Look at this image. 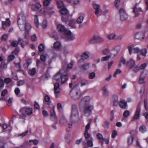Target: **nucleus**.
Listing matches in <instances>:
<instances>
[{"instance_id": "ddd939ff", "label": "nucleus", "mask_w": 148, "mask_h": 148, "mask_svg": "<svg viewBox=\"0 0 148 148\" xmlns=\"http://www.w3.org/2000/svg\"><path fill=\"white\" fill-rule=\"evenodd\" d=\"M120 19L122 21L126 20L128 18V15L123 8H121L119 10Z\"/></svg>"}, {"instance_id": "6e6d98bb", "label": "nucleus", "mask_w": 148, "mask_h": 148, "mask_svg": "<svg viewBox=\"0 0 148 148\" xmlns=\"http://www.w3.org/2000/svg\"><path fill=\"white\" fill-rule=\"evenodd\" d=\"M19 52V49L18 48H16L12 52V54L15 55H17Z\"/></svg>"}, {"instance_id": "ea45409f", "label": "nucleus", "mask_w": 148, "mask_h": 148, "mask_svg": "<svg viewBox=\"0 0 148 148\" xmlns=\"http://www.w3.org/2000/svg\"><path fill=\"white\" fill-rule=\"evenodd\" d=\"M126 63V60L123 57H121L120 59V60L119 61V67H120L121 66V63L123 64H125Z\"/></svg>"}, {"instance_id": "9d476101", "label": "nucleus", "mask_w": 148, "mask_h": 148, "mask_svg": "<svg viewBox=\"0 0 148 148\" xmlns=\"http://www.w3.org/2000/svg\"><path fill=\"white\" fill-rule=\"evenodd\" d=\"M58 8L60 9V13L62 15H65V5L62 1H58L57 3Z\"/></svg>"}, {"instance_id": "58836bf2", "label": "nucleus", "mask_w": 148, "mask_h": 148, "mask_svg": "<svg viewBox=\"0 0 148 148\" xmlns=\"http://www.w3.org/2000/svg\"><path fill=\"white\" fill-rule=\"evenodd\" d=\"M84 136L86 140L90 138L91 139V137H92L90 134L88 133V132H84Z\"/></svg>"}, {"instance_id": "680f3d73", "label": "nucleus", "mask_w": 148, "mask_h": 148, "mask_svg": "<svg viewBox=\"0 0 148 148\" xmlns=\"http://www.w3.org/2000/svg\"><path fill=\"white\" fill-rule=\"evenodd\" d=\"M14 66L15 67H16L18 69H21V63L20 62L15 63L14 62Z\"/></svg>"}, {"instance_id": "473e14b6", "label": "nucleus", "mask_w": 148, "mask_h": 148, "mask_svg": "<svg viewBox=\"0 0 148 148\" xmlns=\"http://www.w3.org/2000/svg\"><path fill=\"white\" fill-rule=\"evenodd\" d=\"M38 51L40 52L43 51L45 49V47L44 44L42 43L40 44L38 47Z\"/></svg>"}, {"instance_id": "5701e85b", "label": "nucleus", "mask_w": 148, "mask_h": 148, "mask_svg": "<svg viewBox=\"0 0 148 148\" xmlns=\"http://www.w3.org/2000/svg\"><path fill=\"white\" fill-rule=\"evenodd\" d=\"M93 7L94 9L95 10V14L97 15L99 13V11L100 10V5L96 3H93Z\"/></svg>"}, {"instance_id": "e2e57ef3", "label": "nucleus", "mask_w": 148, "mask_h": 148, "mask_svg": "<svg viewBox=\"0 0 148 148\" xmlns=\"http://www.w3.org/2000/svg\"><path fill=\"white\" fill-rule=\"evenodd\" d=\"M110 50H109L108 49L106 48L104 50H103L102 51L103 53L105 55H107L109 53Z\"/></svg>"}, {"instance_id": "774afa93", "label": "nucleus", "mask_w": 148, "mask_h": 148, "mask_svg": "<svg viewBox=\"0 0 148 148\" xmlns=\"http://www.w3.org/2000/svg\"><path fill=\"white\" fill-rule=\"evenodd\" d=\"M120 0H115L114 4L116 8H118L119 6Z\"/></svg>"}, {"instance_id": "412c9836", "label": "nucleus", "mask_w": 148, "mask_h": 148, "mask_svg": "<svg viewBox=\"0 0 148 148\" xmlns=\"http://www.w3.org/2000/svg\"><path fill=\"white\" fill-rule=\"evenodd\" d=\"M23 41V39L22 38H18V41H14L12 42L11 43V46L12 47H16L18 45L19 42Z\"/></svg>"}, {"instance_id": "e433bc0d", "label": "nucleus", "mask_w": 148, "mask_h": 148, "mask_svg": "<svg viewBox=\"0 0 148 148\" xmlns=\"http://www.w3.org/2000/svg\"><path fill=\"white\" fill-rule=\"evenodd\" d=\"M67 2L69 3H71L73 1V3L74 5H77L79 4L80 1V0H66Z\"/></svg>"}, {"instance_id": "37998d69", "label": "nucleus", "mask_w": 148, "mask_h": 148, "mask_svg": "<svg viewBox=\"0 0 148 148\" xmlns=\"http://www.w3.org/2000/svg\"><path fill=\"white\" fill-rule=\"evenodd\" d=\"M90 67V64L88 63H86L83 65L81 69L83 70L86 71Z\"/></svg>"}, {"instance_id": "0eeeda50", "label": "nucleus", "mask_w": 148, "mask_h": 148, "mask_svg": "<svg viewBox=\"0 0 148 148\" xmlns=\"http://www.w3.org/2000/svg\"><path fill=\"white\" fill-rule=\"evenodd\" d=\"M82 94V92L79 90L75 91L72 90L70 92L71 97L74 100L78 99L80 97Z\"/></svg>"}, {"instance_id": "c85d7f7f", "label": "nucleus", "mask_w": 148, "mask_h": 148, "mask_svg": "<svg viewBox=\"0 0 148 148\" xmlns=\"http://www.w3.org/2000/svg\"><path fill=\"white\" fill-rule=\"evenodd\" d=\"M93 138L92 137H91L90 139L87 140V145L89 147H91L93 146Z\"/></svg>"}, {"instance_id": "603ef678", "label": "nucleus", "mask_w": 148, "mask_h": 148, "mask_svg": "<svg viewBox=\"0 0 148 148\" xmlns=\"http://www.w3.org/2000/svg\"><path fill=\"white\" fill-rule=\"evenodd\" d=\"M20 92V90L18 88H17L14 90V92L16 95L18 97H20L21 96L19 95Z\"/></svg>"}, {"instance_id": "9b49d317", "label": "nucleus", "mask_w": 148, "mask_h": 148, "mask_svg": "<svg viewBox=\"0 0 148 148\" xmlns=\"http://www.w3.org/2000/svg\"><path fill=\"white\" fill-rule=\"evenodd\" d=\"M103 41V39L99 36L98 35L94 36L90 40L89 43L91 44H94L96 43H99Z\"/></svg>"}, {"instance_id": "5fc2aeb1", "label": "nucleus", "mask_w": 148, "mask_h": 148, "mask_svg": "<svg viewBox=\"0 0 148 148\" xmlns=\"http://www.w3.org/2000/svg\"><path fill=\"white\" fill-rule=\"evenodd\" d=\"M12 81V79L10 78H5L4 80V82L6 84H8L10 83Z\"/></svg>"}, {"instance_id": "b1692460", "label": "nucleus", "mask_w": 148, "mask_h": 148, "mask_svg": "<svg viewBox=\"0 0 148 148\" xmlns=\"http://www.w3.org/2000/svg\"><path fill=\"white\" fill-rule=\"evenodd\" d=\"M54 92L55 93H60V89L59 87V84L58 82L56 83L54 85Z\"/></svg>"}, {"instance_id": "2eb2a0df", "label": "nucleus", "mask_w": 148, "mask_h": 148, "mask_svg": "<svg viewBox=\"0 0 148 148\" xmlns=\"http://www.w3.org/2000/svg\"><path fill=\"white\" fill-rule=\"evenodd\" d=\"M130 55H131L132 53V51L133 53H137L140 51V50L138 47H135L133 49L131 46H128L127 47Z\"/></svg>"}, {"instance_id": "f8f14e48", "label": "nucleus", "mask_w": 148, "mask_h": 148, "mask_svg": "<svg viewBox=\"0 0 148 148\" xmlns=\"http://www.w3.org/2000/svg\"><path fill=\"white\" fill-rule=\"evenodd\" d=\"M140 112V108L139 105H138L136 109L135 114L132 117V121H134L139 118Z\"/></svg>"}, {"instance_id": "4468645a", "label": "nucleus", "mask_w": 148, "mask_h": 148, "mask_svg": "<svg viewBox=\"0 0 148 148\" xmlns=\"http://www.w3.org/2000/svg\"><path fill=\"white\" fill-rule=\"evenodd\" d=\"M90 98L89 96H86L83 98L81 100L80 102L79 103L80 106L84 105V106L86 105H88L90 101Z\"/></svg>"}, {"instance_id": "0e129e2a", "label": "nucleus", "mask_w": 148, "mask_h": 148, "mask_svg": "<svg viewBox=\"0 0 148 148\" xmlns=\"http://www.w3.org/2000/svg\"><path fill=\"white\" fill-rule=\"evenodd\" d=\"M110 56H106L102 57L101 59V60L102 61H106L108 60L110 58Z\"/></svg>"}, {"instance_id": "f3484780", "label": "nucleus", "mask_w": 148, "mask_h": 148, "mask_svg": "<svg viewBox=\"0 0 148 148\" xmlns=\"http://www.w3.org/2000/svg\"><path fill=\"white\" fill-rule=\"evenodd\" d=\"M119 105L121 108L125 109L127 106V102L124 100H121L119 102Z\"/></svg>"}, {"instance_id": "f03ea898", "label": "nucleus", "mask_w": 148, "mask_h": 148, "mask_svg": "<svg viewBox=\"0 0 148 148\" xmlns=\"http://www.w3.org/2000/svg\"><path fill=\"white\" fill-rule=\"evenodd\" d=\"M43 102L44 104H46L48 106V107L50 108L51 119L52 121H55V123L56 124L57 123V117L55 111V107L53 106L52 108L50 106L51 104V101L50 97L47 95H45V96Z\"/></svg>"}, {"instance_id": "39448f33", "label": "nucleus", "mask_w": 148, "mask_h": 148, "mask_svg": "<svg viewBox=\"0 0 148 148\" xmlns=\"http://www.w3.org/2000/svg\"><path fill=\"white\" fill-rule=\"evenodd\" d=\"M33 109L32 108L27 106L22 107L19 111V116L26 117L27 116L31 115L33 113Z\"/></svg>"}, {"instance_id": "20e7f679", "label": "nucleus", "mask_w": 148, "mask_h": 148, "mask_svg": "<svg viewBox=\"0 0 148 148\" xmlns=\"http://www.w3.org/2000/svg\"><path fill=\"white\" fill-rule=\"evenodd\" d=\"M72 15H70L69 12L67 9L65 7V24H67L69 27L72 28H76L75 20L73 19H70Z\"/></svg>"}, {"instance_id": "f704fd0d", "label": "nucleus", "mask_w": 148, "mask_h": 148, "mask_svg": "<svg viewBox=\"0 0 148 148\" xmlns=\"http://www.w3.org/2000/svg\"><path fill=\"white\" fill-rule=\"evenodd\" d=\"M133 140L134 137L132 136H131L128 138L127 140V143L128 145H130L132 144Z\"/></svg>"}, {"instance_id": "a18cd8bd", "label": "nucleus", "mask_w": 148, "mask_h": 148, "mask_svg": "<svg viewBox=\"0 0 148 148\" xmlns=\"http://www.w3.org/2000/svg\"><path fill=\"white\" fill-rule=\"evenodd\" d=\"M97 138L100 140L103 141L104 138H103L102 135L100 133H98L96 135Z\"/></svg>"}, {"instance_id": "423d86ee", "label": "nucleus", "mask_w": 148, "mask_h": 148, "mask_svg": "<svg viewBox=\"0 0 148 148\" xmlns=\"http://www.w3.org/2000/svg\"><path fill=\"white\" fill-rule=\"evenodd\" d=\"M53 78L56 81L61 80V83L62 84L65 83V69L63 68L55 75Z\"/></svg>"}, {"instance_id": "c756f323", "label": "nucleus", "mask_w": 148, "mask_h": 148, "mask_svg": "<svg viewBox=\"0 0 148 148\" xmlns=\"http://www.w3.org/2000/svg\"><path fill=\"white\" fill-rule=\"evenodd\" d=\"M41 5L40 3H36L34 5H32V9L33 10H36V9H39L40 8Z\"/></svg>"}, {"instance_id": "de8ad7c7", "label": "nucleus", "mask_w": 148, "mask_h": 148, "mask_svg": "<svg viewBox=\"0 0 148 148\" xmlns=\"http://www.w3.org/2000/svg\"><path fill=\"white\" fill-rule=\"evenodd\" d=\"M88 84V80L86 79H83L81 82V86L82 87Z\"/></svg>"}, {"instance_id": "69168bd1", "label": "nucleus", "mask_w": 148, "mask_h": 148, "mask_svg": "<svg viewBox=\"0 0 148 148\" xmlns=\"http://www.w3.org/2000/svg\"><path fill=\"white\" fill-rule=\"evenodd\" d=\"M4 82L1 77H0V88L3 87L4 86Z\"/></svg>"}, {"instance_id": "338daca9", "label": "nucleus", "mask_w": 148, "mask_h": 148, "mask_svg": "<svg viewBox=\"0 0 148 148\" xmlns=\"http://www.w3.org/2000/svg\"><path fill=\"white\" fill-rule=\"evenodd\" d=\"M51 0H45L43 1V5L44 6H48L50 4Z\"/></svg>"}, {"instance_id": "09e8293b", "label": "nucleus", "mask_w": 148, "mask_h": 148, "mask_svg": "<svg viewBox=\"0 0 148 148\" xmlns=\"http://www.w3.org/2000/svg\"><path fill=\"white\" fill-rule=\"evenodd\" d=\"M102 125L104 128H108L109 127L110 123L109 121H106L104 122V124Z\"/></svg>"}, {"instance_id": "bb28decb", "label": "nucleus", "mask_w": 148, "mask_h": 148, "mask_svg": "<svg viewBox=\"0 0 148 148\" xmlns=\"http://www.w3.org/2000/svg\"><path fill=\"white\" fill-rule=\"evenodd\" d=\"M57 28L59 32H65V27L63 25L61 24H59L57 25Z\"/></svg>"}, {"instance_id": "1a4fd4ad", "label": "nucleus", "mask_w": 148, "mask_h": 148, "mask_svg": "<svg viewBox=\"0 0 148 148\" xmlns=\"http://www.w3.org/2000/svg\"><path fill=\"white\" fill-rule=\"evenodd\" d=\"M74 38L75 37L72 34L70 30L65 28V41L73 40Z\"/></svg>"}, {"instance_id": "a878e982", "label": "nucleus", "mask_w": 148, "mask_h": 148, "mask_svg": "<svg viewBox=\"0 0 148 148\" xmlns=\"http://www.w3.org/2000/svg\"><path fill=\"white\" fill-rule=\"evenodd\" d=\"M61 45L60 42L57 41L55 42L53 44V48L56 50H60Z\"/></svg>"}, {"instance_id": "7c9ffc66", "label": "nucleus", "mask_w": 148, "mask_h": 148, "mask_svg": "<svg viewBox=\"0 0 148 148\" xmlns=\"http://www.w3.org/2000/svg\"><path fill=\"white\" fill-rule=\"evenodd\" d=\"M113 97H114V99L113 101V105L114 106H117L119 103L118 101V97L116 95H114Z\"/></svg>"}, {"instance_id": "393cba45", "label": "nucleus", "mask_w": 148, "mask_h": 148, "mask_svg": "<svg viewBox=\"0 0 148 148\" xmlns=\"http://www.w3.org/2000/svg\"><path fill=\"white\" fill-rule=\"evenodd\" d=\"M135 61L132 59H131L129 62L127 61V65L128 66L130 69L134 67L135 65Z\"/></svg>"}, {"instance_id": "6ab92c4d", "label": "nucleus", "mask_w": 148, "mask_h": 148, "mask_svg": "<svg viewBox=\"0 0 148 148\" xmlns=\"http://www.w3.org/2000/svg\"><path fill=\"white\" fill-rule=\"evenodd\" d=\"M89 57L88 54L86 52L84 53L82 55L81 58L80 59L79 61V63L81 62H83L84 60L87 59Z\"/></svg>"}, {"instance_id": "49530a36", "label": "nucleus", "mask_w": 148, "mask_h": 148, "mask_svg": "<svg viewBox=\"0 0 148 148\" xmlns=\"http://www.w3.org/2000/svg\"><path fill=\"white\" fill-rule=\"evenodd\" d=\"M74 62L73 60H71L70 63L67 65V70L70 69H71L73 65Z\"/></svg>"}, {"instance_id": "79ce46f5", "label": "nucleus", "mask_w": 148, "mask_h": 148, "mask_svg": "<svg viewBox=\"0 0 148 148\" xmlns=\"http://www.w3.org/2000/svg\"><path fill=\"white\" fill-rule=\"evenodd\" d=\"M139 131L142 133H144L147 131V129L144 125L141 126L139 128Z\"/></svg>"}, {"instance_id": "aec40b11", "label": "nucleus", "mask_w": 148, "mask_h": 148, "mask_svg": "<svg viewBox=\"0 0 148 148\" xmlns=\"http://www.w3.org/2000/svg\"><path fill=\"white\" fill-rule=\"evenodd\" d=\"M10 25V21L9 18H7L6 19V21L2 22V28L4 29H5L6 27L9 26Z\"/></svg>"}, {"instance_id": "bf43d9fd", "label": "nucleus", "mask_w": 148, "mask_h": 148, "mask_svg": "<svg viewBox=\"0 0 148 148\" xmlns=\"http://www.w3.org/2000/svg\"><path fill=\"white\" fill-rule=\"evenodd\" d=\"M117 131L115 130H114L112 132L111 137L112 138H114L117 135Z\"/></svg>"}, {"instance_id": "cd10ccee", "label": "nucleus", "mask_w": 148, "mask_h": 148, "mask_svg": "<svg viewBox=\"0 0 148 148\" xmlns=\"http://www.w3.org/2000/svg\"><path fill=\"white\" fill-rule=\"evenodd\" d=\"M107 85L106 84L102 89V90L103 91V95L105 96L108 95V92L107 91Z\"/></svg>"}, {"instance_id": "f257e3e1", "label": "nucleus", "mask_w": 148, "mask_h": 148, "mask_svg": "<svg viewBox=\"0 0 148 148\" xmlns=\"http://www.w3.org/2000/svg\"><path fill=\"white\" fill-rule=\"evenodd\" d=\"M79 120L77 108L75 104L72 105V110L71 116V122L65 124L66 130V132H70L73 127L72 122H78Z\"/></svg>"}, {"instance_id": "4d7b16f0", "label": "nucleus", "mask_w": 148, "mask_h": 148, "mask_svg": "<svg viewBox=\"0 0 148 148\" xmlns=\"http://www.w3.org/2000/svg\"><path fill=\"white\" fill-rule=\"evenodd\" d=\"M95 77V74L94 72H91L89 74V78L90 79H93Z\"/></svg>"}, {"instance_id": "3c124183", "label": "nucleus", "mask_w": 148, "mask_h": 148, "mask_svg": "<svg viewBox=\"0 0 148 148\" xmlns=\"http://www.w3.org/2000/svg\"><path fill=\"white\" fill-rule=\"evenodd\" d=\"M115 36V34L114 33H112L108 36V38L109 40L113 39Z\"/></svg>"}, {"instance_id": "4be33fe9", "label": "nucleus", "mask_w": 148, "mask_h": 148, "mask_svg": "<svg viewBox=\"0 0 148 148\" xmlns=\"http://www.w3.org/2000/svg\"><path fill=\"white\" fill-rule=\"evenodd\" d=\"M142 12L141 8H137L136 6H135L133 9V12L135 14V17L138 16L139 14V12Z\"/></svg>"}, {"instance_id": "13d9d810", "label": "nucleus", "mask_w": 148, "mask_h": 148, "mask_svg": "<svg viewBox=\"0 0 148 148\" xmlns=\"http://www.w3.org/2000/svg\"><path fill=\"white\" fill-rule=\"evenodd\" d=\"M130 112L128 110L125 111L123 113V116L125 118L127 117L130 115Z\"/></svg>"}, {"instance_id": "2f4dec72", "label": "nucleus", "mask_w": 148, "mask_h": 148, "mask_svg": "<svg viewBox=\"0 0 148 148\" xmlns=\"http://www.w3.org/2000/svg\"><path fill=\"white\" fill-rule=\"evenodd\" d=\"M29 74L31 76H33L36 73V69L33 68L32 69L29 70L28 71Z\"/></svg>"}, {"instance_id": "8fccbe9b", "label": "nucleus", "mask_w": 148, "mask_h": 148, "mask_svg": "<svg viewBox=\"0 0 148 148\" xmlns=\"http://www.w3.org/2000/svg\"><path fill=\"white\" fill-rule=\"evenodd\" d=\"M25 26V30L30 31L32 28L31 25L29 24L28 23H27L26 22Z\"/></svg>"}, {"instance_id": "a19ab883", "label": "nucleus", "mask_w": 148, "mask_h": 148, "mask_svg": "<svg viewBox=\"0 0 148 148\" xmlns=\"http://www.w3.org/2000/svg\"><path fill=\"white\" fill-rule=\"evenodd\" d=\"M141 54L143 56H145L147 53V49L146 48H143L140 50Z\"/></svg>"}, {"instance_id": "864d4df0", "label": "nucleus", "mask_w": 148, "mask_h": 148, "mask_svg": "<svg viewBox=\"0 0 148 148\" xmlns=\"http://www.w3.org/2000/svg\"><path fill=\"white\" fill-rule=\"evenodd\" d=\"M40 59L41 61L45 62L47 59V57L45 55L42 54L40 56Z\"/></svg>"}, {"instance_id": "052dcab7", "label": "nucleus", "mask_w": 148, "mask_h": 148, "mask_svg": "<svg viewBox=\"0 0 148 148\" xmlns=\"http://www.w3.org/2000/svg\"><path fill=\"white\" fill-rule=\"evenodd\" d=\"M121 72V71L120 69H117L114 73L113 76L114 77H116L118 74L120 73Z\"/></svg>"}, {"instance_id": "a211bd4d", "label": "nucleus", "mask_w": 148, "mask_h": 148, "mask_svg": "<svg viewBox=\"0 0 148 148\" xmlns=\"http://www.w3.org/2000/svg\"><path fill=\"white\" fill-rule=\"evenodd\" d=\"M143 73L144 72H141L140 76L138 83L140 84H142L145 83V79L146 77V74L143 75Z\"/></svg>"}, {"instance_id": "6e6552de", "label": "nucleus", "mask_w": 148, "mask_h": 148, "mask_svg": "<svg viewBox=\"0 0 148 148\" xmlns=\"http://www.w3.org/2000/svg\"><path fill=\"white\" fill-rule=\"evenodd\" d=\"M94 108L93 105H86L84 106L83 112L85 115L89 116L92 113V111Z\"/></svg>"}, {"instance_id": "4c0bfd02", "label": "nucleus", "mask_w": 148, "mask_h": 148, "mask_svg": "<svg viewBox=\"0 0 148 148\" xmlns=\"http://www.w3.org/2000/svg\"><path fill=\"white\" fill-rule=\"evenodd\" d=\"M15 57L13 54L9 55L7 58V62H10L14 60Z\"/></svg>"}, {"instance_id": "dca6fc26", "label": "nucleus", "mask_w": 148, "mask_h": 148, "mask_svg": "<svg viewBox=\"0 0 148 148\" xmlns=\"http://www.w3.org/2000/svg\"><path fill=\"white\" fill-rule=\"evenodd\" d=\"M145 33L143 32H138L135 34V38L136 39L143 40L144 39Z\"/></svg>"}, {"instance_id": "72a5a7b5", "label": "nucleus", "mask_w": 148, "mask_h": 148, "mask_svg": "<svg viewBox=\"0 0 148 148\" xmlns=\"http://www.w3.org/2000/svg\"><path fill=\"white\" fill-rule=\"evenodd\" d=\"M34 23L36 27L38 28L39 26V23L38 18L37 15H35L34 16Z\"/></svg>"}, {"instance_id": "c03bdc74", "label": "nucleus", "mask_w": 148, "mask_h": 148, "mask_svg": "<svg viewBox=\"0 0 148 148\" xmlns=\"http://www.w3.org/2000/svg\"><path fill=\"white\" fill-rule=\"evenodd\" d=\"M84 18V15H82L80 16L77 19V22L78 23H81L83 21Z\"/></svg>"}, {"instance_id": "c9c22d12", "label": "nucleus", "mask_w": 148, "mask_h": 148, "mask_svg": "<svg viewBox=\"0 0 148 148\" xmlns=\"http://www.w3.org/2000/svg\"><path fill=\"white\" fill-rule=\"evenodd\" d=\"M57 108L58 111L60 113H62L63 109L61 104L60 103H58L57 104Z\"/></svg>"}, {"instance_id": "7ed1b4c3", "label": "nucleus", "mask_w": 148, "mask_h": 148, "mask_svg": "<svg viewBox=\"0 0 148 148\" xmlns=\"http://www.w3.org/2000/svg\"><path fill=\"white\" fill-rule=\"evenodd\" d=\"M26 18L23 12H20L18 16L17 23L21 31L25 30Z\"/></svg>"}]
</instances>
